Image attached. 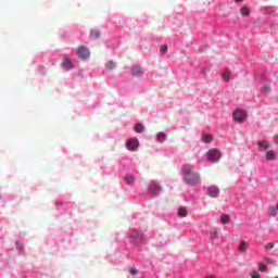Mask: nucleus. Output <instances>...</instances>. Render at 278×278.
<instances>
[{"mask_svg":"<svg viewBox=\"0 0 278 278\" xmlns=\"http://www.w3.org/2000/svg\"><path fill=\"white\" fill-rule=\"evenodd\" d=\"M182 175L185 177V184H187L188 186H197V184L201 182L199 172L194 170V167H192L191 165L182 166Z\"/></svg>","mask_w":278,"mask_h":278,"instance_id":"obj_1","label":"nucleus"},{"mask_svg":"<svg viewBox=\"0 0 278 278\" xmlns=\"http://www.w3.org/2000/svg\"><path fill=\"white\" fill-rule=\"evenodd\" d=\"M144 240V235L136 229L129 231V242L136 247L142 244Z\"/></svg>","mask_w":278,"mask_h":278,"instance_id":"obj_2","label":"nucleus"},{"mask_svg":"<svg viewBox=\"0 0 278 278\" xmlns=\"http://www.w3.org/2000/svg\"><path fill=\"white\" fill-rule=\"evenodd\" d=\"M76 53L83 61L90 59V50L86 46H79L76 50Z\"/></svg>","mask_w":278,"mask_h":278,"instance_id":"obj_3","label":"nucleus"},{"mask_svg":"<svg viewBox=\"0 0 278 278\" xmlns=\"http://www.w3.org/2000/svg\"><path fill=\"white\" fill-rule=\"evenodd\" d=\"M206 157L208 162H218L220 160V151L218 149H212L207 152Z\"/></svg>","mask_w":278,"mask_h":278,"instance_id":"obj_4","label":"nucleus"},{"mask_svg":"<svg viewBox=\"0 0 278 278\" xmlns=\"http://www.w3.org/2000/svg\"><path fill=\"white\" fill-rule=\"evenodd\" d=\"M248 114L245 111L237 110L232 113L233 121L236 123H244V119L247 118Z\"/></svg>","mask_w":278,"mask_h":278,"instance_id":"obj_5","label":"nucleus"},{"mask_svg":"<svg viewBox=\"0 0 278 278\" xmlns=\"http://www.w3.org/2000/svg\"><path fill=\"white\" fill-rule=\"evenodd\" d=\"M149 192H150V194L157 197V194H160V192H162V188L160 187V184H157L155 181L150 182Z\"/></svg>","mask_w":278,"mask_h":278,"instance_id":"obj_6","label":"nucleus"},{"mask_svg":"<svg viewBox=\"0 0 278 278\" xmlns=\"http://www.w3.org/2000/svg\"><path fill=\"white\" fill-rule=\"evenodd\" d=\"M207 194L212 199H218V195L220 194V189L217 186H210L207 189Z\"/></svg>","mask_w":278,"mask_h":278,"instance_id":"obj_7","label":"nucleus"},{"mask_svg":"<svg viewBox=\"0 0 278 278\" xmlns=\"http://www.w3.org/2000/svg\"><path fill=\"white\" fill-rule=\"evenodd\" d=\"M130 73L132 77H142V75H144V72L140 65H132L130 67Z\"/></svg>","mask_w":278,"mask_h":278,"instance_id":"obj_8","label":"nucleus"},{"mask_svg":"<svg viewBox=\"0 0 278 278\" xmlns=\"http://www.w3.org/2000/svg\"><path fill=\"white\" fill-rule=\"evenodd\" d=\"M138 138H131L126 142V148L128 151H136V149H138Z\"/></svg>","mask_w":278,"mask_h":278,"instance_id":"obj_9","label":"nucleus"},{"mask_svg":"<svg viewBox=\"0 0 278 278\" xmlns=\"http://www.w3.org/2000/svg\"><path fill=\"white\" fill-rule=\"evenodd\" d=\"M271 144L268 141H258V149L260 151H268L270 149Z\"/></svg>","mask_w":278,"mask_h":278,"instance_id":"obj_10","label":"nucleus"},{"mask_svg":"<svg viewBox=\"0 0 278 278\" xmlns=\"http://www.w3.org/2000/svg\"><path fill=\"white\" fill-rule=\"evenodd\" d=\"M265 157L269 161L277 160V152H275L274 150H268L265 154Z\"/></svg>","mask_w":278,"mask_h":278,"instance_id":"obj_11","label":"nucleus"},{"mask_svg":"<svg viewBox=\"0 0 278 278\" xmlns=\"http://www.w3.org/2000/svg\"><path fill=\"white\" fill-rule=\"evenodd\" d=\"M62 66L65 71H71V68H73V61H71V59H65Z\"/></svg>","mask_w":278,"mask_h":278,"instance_id":"obj_12","label":"nucleus"},{"mask_svg":"<svg viewBox=\"0 0 278 278\" xmlns=\"http://www.w3.org/2000/svg\"><path fill=\"white\" fill-rule=\"evenodd\" d=\"M238 249L241 253H247V251H249V243L241 241Z\"/></svg>","mask_w":278,"mask_h":278,"instance_id":"obj_13","label":"nucleus"},{"mask_svg":"<svg viewBox=\"0 0 278 278\" xmlns=\"http://www.w3.org/2000/svg\"><path fill=\"white\" fill-rule=\"evenodd\" d=\"M220 223L223 225H229V223H231V217L228 214H223L220 216Z\"/></svg>","mask_w":278,"mask_h":278,"instance_id":"obj_14","label":"nucleus"},{"mask_svg":"<svg viewBox=\"0 0 278 278\" xmlns=\"http://www.w3.org/2000/svg\"><path fill=\"white\" fill-rule=\"evenodd\" d=\"M101 36V31H99V29H92L90 33V38L92 40H97L98 38H100Z\"/></svg>","mask_w":278,"mask_h":278,"instance_id":"obj_15","label":"nucleus"},{"mask_svg":"<svg viewBox=\"0 0 278 278\" xmlns=\"http://www.w3.org/2000/svg\"><path fill=\"white\" fill-rule=\"evenodd\" d=\"M222 77L224 81H229V79H231V71L229 70L224 71Z\"/></svg>","mask_w":278,"mask_h":278,"instance_id":"obj_16","label":"nucleus"},{"mask_svg":"<svg viewBox=\"0 0 278 278\" xmlns=\"http://www.w3.org/2000/svg\"><path fill=\"white\" fill-rule=\"evenodd\" d=\"M178 216H180V218H186V216H188V211L186 210V207L178 208Z\"/></svg>","mask_w":278,"mask_h":278,"instance_id":"obj_17","label":"nucleus"},{"mask_svg":"<svg viewBox=\"0 0 278 278\" xmlns=\"http://www.w3.org/2000/svg\"><path fill=\"white\" fill-rule=\"evenodd\" d=\"M135 131L137 134H142L144 131V126L142 124H136L135 125Z\"/></svg>","mask_w":278,"mask_h":278,"instance_id":"obj_18","label":"nucleus"},{"mask_svg":"<svg viewBox=\"0 0 278 278\" xmlns=\"http://www.w3.org/2000/svg\"><path fill=\"white\" fill-rule=\"evenodd\" d=\"M156 138H157L159 142H164V141L166 140V134H164V132H159V134L156 135Z\"/></svg>","mask_w":278,"mask_h":278,"instance_id":"obj_19","label":"nucleus"},{"mask_svg":"<svg viewBox=\"0 0 278 278\" xmlns=\"http://www.w3.org/2000/svg\"><path fill=\"white\" fill-rule=\"evenodd\" d=\"M268 214L269 216H277V208L275 206H269L268 207Z\"/></svg>","mask_w":278,"mask_h":278,"instance_id":"obj_20","label":"nucleus"},{"mask_svg":"<svg viewBox=\"0 0 278 278\" xmlns=\"http://www.w3.org/2000/svg\"><path fill=\"white\" fill-rule=\"evenodd\" d=\"M258 270L261 273H266L268 270V266L264 263L258 264Z\"/></svg>","mask_w":278,"mask_h":278,"instance_id":"obj_21","label":"nucleus"},{"mask_svg":"<svg viewBox=\"0 0 278 278\" xmlns=\"http://www.w3.org/2000/svg\"><path fill=\"white\" fill-rule=\"evenodd\" d=\"M241 14H242V16H249L251 14V10H249V8H247V7H243L241 9Z\"/></svg>","mask_w":278,"mask_h":278,"instance_id":"obj_22","label":"nucleus"},{"mask_svg":"<svg viewBox=\"0 0 278 278\" xmlns=\"http://www.w3.org/2000/svg\"><path fill=\"white\" fill-rule=\"evenodd\" d=\"M106 68H108L109 71H114V68H116V64H115L114 62H112V61H109V62L106 63Z\"/></svg>","mask_w":278,"mask_h":278,"instance_id":"obj_23","label":"nucleus"},{"mask_svg":"<svg viewBox=\"0 0 278 278\" xmlns=\"http://www.w3.org/2000/svg\"><path fill=\"white\" fill-rule=\"evenodd\" d=\"M125 179H126V184H128V186H131V184H134V176H129V175H127L126 177H125Z\"/></svg>","mask_w":278,"mask_h":278,"instance_id":"obj_24","label":"nucleus"},{"mask_svg":"<svg viewBox=\"0 0 278 278\" xmlns=\"http://www.w3.org/2000/svg\"><path fill=\"white\" fill-rule=\"evenodd\" d=\"M261 92H263L264 94H269L270 92V87L269 86H264L261 90Z\"/></svg>","mask_w":278,"mask_h":278,"instance_id":"obj_25","label":"nucleus"},{"mask_svg":"<svg viewBox=\"0 0 278 278\" xmlns=\"http://www.w3.org/2000/svg\"><path fill=\"white\" fill-rule=\"evenodd\" d=\"M212 141V135H203V142H211Z\"/></svg>","mask_w":278,"mask_h":278,"instance_id":"obj_26","label":"nucleus"},{"mask_svg":"<svg viewBox=\"0 0 278 278\" xmlns=\"http://www.w3.org/2000/svg\"><path fill=\"white\" fill-rule=\"evenodd\" d=\"M160 49H161L162 53H168V46L162 45Z\"/></svg>","mask_w":278,"mask_h":278,"instance_id":"obj_27","label":"nucleus"},{"mask_svg":"<svg viewBox=\"0 0 278 278\" xmlns=\"http://www.w3.org/2000/svg\"><path fill=\"white\" fill-rule=\"evenodd\" d=\"M250 276H251V278H261V277H260V273H257V271H252V273L250 274Z\"/></svg>","mask_w":278,"mask_h":278,"instance_id":"obj_28","label":"nucleus"},{"mask_svg":"<svg viewBox=\"0 0 278 278\" xmlns=\"http://www.w3.org/2000/svg\"><path fill=\"white\" fill-rule=\"evenodd\" d=\"M265 249H267V250L275 249V244H273V243H267V244L265 245Z\"/></svg>","mask_w":278,"mask_h":278,"instance_id":"obj_29","label":"nucleus"},{"mask_svg":"<svg viewBox=\"0 0 278 278\" xmlns=\"http://www.w3.org/2000/svg\"><path fill=\"white\" fill-rule=\"evenodd\" d=\"M211 238H212L213 240H216V239L218 238V232H212V233H211Z\"/></svg>","mask_w":278,"mask_h":278,"instance_id":"obj_30","label":"nucleus"},{"mask_svg":"<svg viewBox=\"0 0 278 278\" xmlns=\"http://www.w3.org/2000/svg\"><path fill=\"white\" fill-rule=\"evenodd\" d=\"M130 275H132V276L138 275V269L131 268V269H130Z\"/></svg>","mask_w":278,"mask_h":278,"instance_id":"obj_31","label":"nucleus"},{"mask_svg":"<svg viewBox=\"0 0 278 278\" xmlns=\"http://www.w3.org/2000/svg\"><path fill=\"white\" fill-rule=\"evenodd\" d=\"M236 1V3H241V1H243V0H235Z\"/></svg>","mask_w":278,"mask_h":278,"instance_id":"obj_32","label":"nucleus"},{"mask_svg":"<svg viewBox=\"0 0 278 278\" xmlns=\"http://www.w3.org/2000/svg\"><path fill=\"white\" fill-rule=\"evenodd\" d=\"M205 278H216V277H214V276H206Z\"/></svg>","mask_w":278,"mask_h":278,"instance_id":"obj_33","label":"nucleus"}]
</instances>
